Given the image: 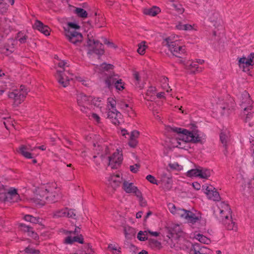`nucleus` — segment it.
<instances>
[{"label":"nucleus","mask_w":254,"mask_h":254,"mask_svg":"<svg viewBox=\"0 0 254 254\" xmlns=\"http://www.w3.org/2000/svg\"><path fill=\"white\" fill-rule=\"evenodd\" d=\"M90 117L91 119H92L94 121L96 122L97 123H100V118L98 115L96 113H92L90 116Z\"/></svg>","instance_id":"nucleus-61"},{"label":"nucleus","mask_w":254,"mask_h":254,"mask_svg":"<svg viewBox=\"0 0 254 254\" xmlns=\"http://www.w3.org/2000/svg\"><path fill=\"white\" fill-rule=\"evenodd\" d=\"M113 67V65L112 64L103 63L99 65H97L95 66V71L99 73H105L107 74L105 72L112 69Z\"/></svg>","instance_id":"nucleus-30"},{"label":"nucleus","mask_w":254,"mask_h":254,"mask_svg":"<svg viewBox=\"0 0 254 254\" xmlns=\"http://www.w3.org/2000/svg\"><path fill=\"white\" fill-rule=\"evenodd\" d=\"M160 83L162 88L169 93L172 90L168 83V78L166 77L162 76L160 79Z\"/></svg>","instance_id":"nucleus-35"},{"label":"nucleus","mask_w":254,"mask_h":254,"mask_svg":"<svg viewBox=\"0 0 254 254\" xmlns=\"http://www.w3.org/2000/svg\"><path fill=\"white\" fill-rule=\"evenodd\" d=\"M176 27L178 30H184L186 31H197L198 27L196 24H183L181 22L178 23Z\"/></svg>","instance_id":"nucleus-27"},{"label":"nucleus","mask_w":254,"mask_h":254,"mask_svg":"<svg viewBox=\"0 0 254 254\" xmlns=\"http://www.w3.org/2000/svg\"><path fill=\"white\" fill-rule=\"evenodd\" d=\"M230 132L227 129L223 130L221 132L220 134V140L225 147H226L230 140Z\"/></svg>","instance_id":"nucleus-31"},{"label":"nucleus","mask_w":254,"mask_h":254,"mask_svg":"<svg viewBox=\"0 0 254 254\" xmlns=\"http://www.w3.org/2000/svg\"><path fill=\"white\" fill-rule=\"evenodd\" d=\"M56 77L59 83L64 87H67L69 85V81L72 80L81 82L83 84L86 85L85 83L86 81L81 77L75 75L67 70L63 71L61 69H57Z\"/></svg>","instance_id":"nucleus-8"},{"label":"nucleus","mask_w":254,"mask_h":254,"mask_svg":"<svg viewBox=\"0 0 254 254\" xmlns=\"http://www.w3.org/2000/svg\"><path fill=\"white\" fill-rule=\"evenodd\" d=\"M146 179L150 183L158 185L160 184L159 181H158L155 178L151 175H148L146 177Z\"/></svg>","instance_id":"nucleus-51"},{"label":"nucleus","mask_w":254,"mask_h":254,"mask_svg":"<svg viewBox=\"0 0 254 254\" xmlns=\"http://www.w3.org/2000/svg\"><path fill=\"white\" fill-rule=\"evenodd\" d=\"M21 226L24 228V230L27 231L28 235L32 237L34 239H36L38 238V235L37 233L34 232L30 227L26 226L23 224H21Z\"/></svg>","instance_id":"nucleus-41"},{"label":"nucleus","mask_w":254,"mask_h":254,"mask_svg":"<svg viewBox=\"0 0 254 254\" xmlns=\"http://www.w3.org/2000/svg\"><path fill=\"white\" fill-rule=\"evenodd\" d=\"M67 211V208H64L62 209L56 210L54 214L55 217L59 218L65 217Z\"/></svg>","instance_id":"nucleus-46"},{"label":"nucleus","mask_w":254,"mask_h":254,"mask_svg":"<svg viewBox=\"0 0 254 254\" xmlns=\"http://www.w3.org/2000/svg\"><path fill=\"white\" fill-rule=\"evenodd\" d=\"M80 254H93V251L89 246H88L85 248V250L82 252Z\"/></svg>","instance_id":"nucleus-64"},{"label":"nucleus","mask_w":254,"mask_h":254,"mask_svg":"<svg viewBox=\"0 0 254 254\" xmlns=\"http://www.w3.org/2000/svg\"><path fill=\"white\" fill-rule=\"evenodd\" d=\"M169 130L174 136V138L171 140L173 147L188 150L190 148L189 142H200L205 139V134L198 130L189 131L186 129L173 127H170Z\"/></svg>","instance_id":"nucleus-1"},{"label":"nucleus","mask_w":254,"mask_h":254,"mask_svg":"<svg viewBox=\"0 0 254 254\" xmlns=\"http://www.w3.org/2000/svg\"><path fill=\"white\" fill-rule=\"evenodd\" d=\"M156 90L154 87L151 86L147 89L145 99L147 101H154L156 99ZM146 105L148 107L150 110H154L153 108L152 107V103L148 102L146 103Z\"/></svg>","instance_id":"nucleus-22"},{"label":"nucleus","mask_w":254,"mask_h":254,"mask_svg":"<svg viewBox=\"0 0 254 254\" xmlns=\"http://www.w3.org/2000/svg\"><path fill=\"white\" fill-rule=\"evenodd\" d=\"M108 248L111 251H115L116 254H121L120 248H118L116 244H110L108 245Z\"/></svg>","instance_id":"nucleus-55"},{"label":"nucleus","mask_w":254,"mask_h":254,"mask_svg":"<svg viewBox=\"0 0 254 254\" xmlns=\"http://www.w3.org/2000/svg\"><path fill=\"white\" fill-rule=\"evenodd\" d=\"M14 42V41L13 40H12V39H9L8 40V43L9 44H11L12 46L11 47H6V48H5L7 52H9L10 53H12L14 51V46H13V45H14L13 43Z\"/></svg>","instance_id":"nucleus-63"},{"label":"nucleus","mask_w":254,"mask_h":254,"mask_svg":"<svg viewBox=\"0 0 254 254\" xmlns=\"http://www.w3.org/2000/svg\"><path fill=\"white\" fill-rule=\"evenodd\" d=\"M67 212L66 213V216L65 217H68V218H71L73 219L76 218V213L75 212V210L74 209H69L67 208Z\"/></svg>","instance_id":"nucleus-53"},{"label":"nucleus","mask_w":254,"mask_h":254,"mask_svg":"<svg viewBox=\"0 0 254 254\" xmlns=\"http://www.w3.org/2000/svg\"><path fill=\"white\" fill-rule=\"evenodd\" d=\"M149 245L153 249H160L161 248V243L156 240L151 239L149 240Z\"/></svg>","instance_id":"nucleus-47"},{"label":"nucleus","mask_w":254,"mask_h":254,"mask_svg":"<svg viewBox=\"0 0 254 254\" xmlns=\"http://www.w3.org/2000/svg\"><path fill=\"white\" fill-rule=\"evenodd\" d=\"M80 228L78 227H76L74 231L65 230L64 233L66 235H71L72 234L74 235H76V234H78L80 232Z\"/></svg>","instance_id":"nucleus-60"},{"label":"nucleus","mask_w":254,"mask_h":254,"mask_svg":"<svg viewBox=\"0 0 254 254\" xmlns=\"http://www.w3.org/2000/svg\"><path fill=\"white\" fill-rule=\"evenodd\" d=\"M148 231H140L138 234L137 238L140 241H145L147 239Z\"/></svg>","instance_id":"nucleus-49"},{"label":"nucleus","mask_w":254,"mask_h":254,"mask_svg":"<svg viewBox=\"0 0 254 254\" xmlns=\"http://www.w3.org/2000/svg\"><path fill=\"white\" fill-rule=\"evenodd\" d=\"M133 77L135 80V84L136 86H138L139 88H141L142 86L140 85L139 83L140 81V76L139 75L137 71L133 72Z\"/></svg>","instance_id":"nucleus-54"},{"label":"nucleus","mask_w":254,"mask_h":254,"mask_svg":"<svg viewBox=\"0 0 254 254\" xmlns=\"http://www.w3.org/2000/svg\"><path fill=\"white\" fill-rule=\"evenodd\" d=\"M25 252L27 254H38L40 253L39 250H35L30 247L26 248L25 249Z\"/></svg>","instance_id":"nucleus-56"},{"label":"nucleus","mask_w":254,"mask_h":254,"mask_svg":"<svg viewBox=\"0 0 254 254\" xmlns=\"http://www.w3.org/2000/svg\"><path fill=\"white\" fill-rule=\"evenodd\" d=\"M10 20L4 19L0 21V35L3 37L7 35L10 31Z\"/></svg>","instance_id":"nucleus-26"},{"label":"nucleus","mask_w":254,"mask_h":254,"mask_svg":"<svg viewBox=\"0 0 254 254\" xmlns=\"http://www.w3.org/2000/svg\"><path fill=\"white\" fill-rule=\"evenodd\" d=\"M172 7L179 14L183 13L185 11L184 8L179 1L177 2L175 4H173Z\"/></svg>","instance_id":"nucleus-50"},{"label":"nucleus","mask_w":254,"mask_h":254,"mask_svg":"<svg viewBox=\"0 0 254 254\" xmlns=\"http://www.w3.org/2000/svg\"><path fill=\"white\" fill-rule=\"evenodd\" d=\"M213 211L216 218L222 222L228 230H237V226L232 220L231 209L227 203L223 201L217 202L214 207Z\"/></svg>","instance_id":"nucleus-3"},{"label":"nucleus","mask_w":254,"mask_h":254,"mask_svg":"<svg viewBox=\"0 0 254 254\" xmlns=\"http://www.w3.org/2000/svg\"><path fill=\"white\" fill-rule=\"evenodd\" d=\"M57 185L55 182L43 185L35 190L33 202L37 205L43 206L46 202L52 203L58 200L60 195L57 190Z\"/></svg>","instance_id":"nucleus-2"},{"label":"nucleus","mask_w":254,"mask_h":254,"mask_svg":"<svg viewBox=\"0 0 254 254\" xmlns=\"http://www.w3.org/2000/svg\"><path fill=\"white\" fill-rule=\"evenodd\" d=\"M28 91L24 86L21 85L19 88H13L8 92V97L13 100V106H17L24 100Z\"/></svg>","instance_id":"nucleus-10"},{"label":"nucleus","mask_w":254,"mask_h":254,"mask_svg":"<svg viewBox=\"0 0 254 254\" xmlns=\"http://www.w3.org/2000/svg\"><path fill=\"white\" fill-rule=\"evenodd\" d=\"M77 102L83 112H87L89 109L93 107V106L97 108V110L103 112V103L98 98H93L80 93L77 95Z\"/></svg>","instance_id":"nucleus-5"},{"label":"nucleus","mask_w":254,"mask_h":254,"mask_svg":"<svg viewBox=\"0 0 254 254\" xmlns=\"http://www.w3.org/2000/svg\"><path fill=\"white\" fill-rule=\"evenodd\" d=\"M123 161V154L120 149H117L113 155L109 157V165L112 168H116Z\"/></svg>","instance_id":"nucleus-16"},{"label":"nucleus","mask_w":254,"mask_h":254,"mask_svg":"<svg viewBox=\"0 0 254 254\" xmlns=\"http://www.w3.org/2000/svg\"><path fill=\"white\" fill-rule=\"evenodd\" d=\"M74 242H77L80 244H82L83 243V239L80 235L74 237L69 236L65 238L64 239V243L66 244H71Z\"/></svg>","instance_id":"nucleus-32"},{"label":"nucleus","mask_w":254,"mask_h":254,"mask_svg":"<svg viewBox=\"0 0 254 254\" xmlns=\"http://www.w3.org/2000/svg\"><path fill=\"white\" fill-rule=\"evenodd\" d=\"M169 166L170 167V168L177 171H181L183 169V166L179 165L177 162L170 163L169 164Z\"/></svg>","instance_id":"nucleus-52"},{"label":"nucleus","mask_w":254,"mask_h":254,"mask_svg":"<svg viewBox=\"0 0 254 254\" xmlns=\"http://www.w3.org/2000/svg\"><path fill=\"white\" fill-rule=\"evenodd\" d=\"M160 184H161L162 188L165 190H170L172 186L173 181L172 177L170 175L163 173L160 175Z\"/></svg>","instance_id":"nucleus-19"},{"label":"nucleus","mask_w":254,"mask_h":254,"mask_svg":"<svg viewBox=\"0 0 254 254\" xmlns=\"http://www.w3.org/2000/svg\"><path fill=\"white\" fill-rule=\"evenodd\" d=\"M16 40L19 41L20 44H24L26 42L27 36L22 32H18L15 38Z\"/></svg>","instance_id":"nucleus-39"},{"label":"nucleus","mask_w":254,"mask_h":254,"mask_svg":"<svg viewBox=\"0 0 254 254\" xmlns=\"http://www.w3.org/2000/svg\"><path fill=\"white\" fill-rule=\"evenodd\" d=\"M168 208L172 214L184 219L190 224H194L201 221V215L199 212H193L180 207H176L172 203L168 204Z\"/></svg>","instance_id":"nucleus-4"},{"label":"nucleus","mask_w":254,"mask_h":254,"mask_svg":"<svg viewBox=\"0 0 254 254\" xmlns=\"http://www.w3.org/2000/svg\"><path fill=\"white\" fill-rule=\"evenodd\" d=\"M249 111L250 110H247L246 112L244 111V115H246V117L244 119L246 122H249L253 117V113H251V112H249Z\"/></svg>","instance_id":"nucleus-59"},{"label":"nucleus","mask_w":254,"mask_h":254,"mask_svg":"<svg viewBox=\"0 0 254 254\" xmlns=\"http://www.w3.org/2000/svg\"><path fill=\"white\" fill-rule=\"evenodd\" d=\"M125 237L127 239H130L135 236V230L129 226H126L124 229Z\"/></svg>","instance_id":"nucleus-33"},{"label":"nucleus","mask_w":254,"mask_h":254,"mask_svg":"<svg viewBox=\"0 0 254 254\" xmlns=\"http://www.w3.org/2000/svg\"><path fill=\"white\" fill-rule=\"evenodd\" d=\"M190 246H192V245L190 242L187 243L186 247L182 246L181 248L185 249L188 248ZM191 252L193 253V254H212V252L211 250L207 248L206 247L201 246L199 244L193 245L191 248Z\"/></svg>","instance_id":"nucleus-15"},{"label":"nucleus","mask_w":254,"mask_h":254,"mask_svg":"<svg viewBox=\"0 0 254 254\" xmlns=\"http://www.w3.org/2000/svg\"><path fill=\"white\" fill-rule=\"evenodd\" d=\"M75 13L79 17L86 18L87 16V13L84 9L77 7L75 10Z\"/></svg>","instance_id":"nucleus-48"},{"label":"nucleus","mask_w":254,"mask_h":254,"mask_svg":"<svg viewBox=\"0 0 254 254\" xmlns=\"http://www.w3.org/2000/svg\"><path fill=\"white\" fill-rule=\"evenodd\" d=\"M161 12V9L159 7L154 6L150 8H145L143 10V13L146 15H149L152 16H155Z\"/></svg>","instance_id":"nucleus-34"},{"label":"nucleus","mask_w":254,"mask_h":254,"mask_svg":"<svg viewBox=\"0 0 254 254\" xmlns=\"http://www.w3.org/2000/svg\"><path fill=\"white\" fill-rule=\"evenodd\" d=\"M64 35L68 40L73 44H77L82 40V35L79 31L80 26L74 22H68L64 28Z\"/></svg>","instance_id":"nucleus-7"},{"label":"nucleus","mask_w":254,"mask_h":254,"mask_svg":"<svg viewBox=\"0 0 254 254\" xmlns=\"http://www.w3.org/2000/svg\"><path fill=\"white\" fill-rule=\"evenodd\" d=\"M204 193L209 199L219 201L220 198L219 193L212 186L203 187Z\"/></svg>","instance_id":"nucleus-21"},{"label":"nucleus","mask_w":254,"mask_h":254,"mask_svg":"<svg viewBox=\"0 0 254 254\" xmlns=\"http://www.w3.org/2000/svg\"><path fill=\"white\" fill-rule=\"evenodd\" d=\"M106 86L108 88H111L114 85L118 91L123 90L125 88V83L121 79H119L117 75L109 76L105 80Z\"/></svg>","instance_id":"nucleus-12"},{"label":"nucleus","mask_w":254,"mask_h":254,"mask_svg":"<svg viewBox=\"0 0 254 254\" xmlns=\"http://www.w3.org/2000/svg\"><path fill=\"white\" fill-rule=\"evenodd\" d=\"M57 64L59 67L62 69L61 70H63V71H64V70H66L64 68L68 66L67 63L65 61H60L58 63H57Z\"/></svg>","instance_id":"nucleus-57"},{"label":"nucleus","mask_w":254,"mask_h":254,"mask_svg":"<svg viewBox=\"0 0 254 254\" xmlns=\"http://www.w3.org/2000/svg\"><path fill=\"white\" fill-rule=\"evenodd\" d=\"M137 198L138 199V200L140 203V205L141 206L144 207L146 205V200L143 198L142 196V194L141 192L140 191V196H136Z\"/></svg>","instance_id":"nucleus-62"},{"label":"nucleus","mask_w":254,"mask_h":254,"mask_svg":"<svg viewBox=\"0 0 254 254\" xmlns=\"http://www.w3.org/2000/svg\"><path fill=\"white\" fill-rule=\"evenodd\" d=\"M116 101L112 97L109 98L107 100V106L108 110H117L116 109Z\"/></svg>","instance_id":"nucleus-45"},{"label":"nucleus","mask_w":254,"mask_h":254,"mask_svg":"<svg viewBox=\"0 0 254 254\" xmlns=\"http://www.w3.org/2000/svg\"><path fill=\"white\" fill-rule=\"evenodd\" d=\"M183 232L181 226L179 225H174L169 230L167 235L168 240L167 243L171 248L175 247L176 244L179 242L184 241L182 238Z\"/></svg>","instance_id":"nucleus-9"},{"label":"nucleus","mask_w":254,"mask_h":254,"mask_svg":"<svg viewBox=\"0 0 254 254\" xmlns=\"http://www.w3.org/2000/svg\"><path fill=\"white\" fill-rule=\"evenodd\" d=\"M122 180V178L119 174L112 175L107 178V184L115 189L120 185Z\"/></svg>","instance_id":"nucleus-25"},{"label":"nucleus","mask_w":254,"mask_h":254,"mask_svg":"<svg viewBox=\"0 0 254 254\" xmlns=\"http://www.w3.org/2000/svg\"><path fill=\"white\" fill-rule=\"evenodd\" d=\"M33 27L40 31L46 36H49L50 35L49 27L47 25H44L42 22L39 20H36L35 21L33 25Z\"/></svg>","instance_id":"nucleus-28"},{"label":"nucleus","mask_w":254,"mask_h":254,"mask_svg":"<svg viewBox=\"0 0 254 254\" xmlns=\"http://www.w3.org/2000/svg\"><path fill=\"white\" fill-rule=\"evenodd\" d=\"M122 189L127 193H133L136 196H140V191L133 183L128 181H124Z\"/></svg>","instance_id":"nucleus-18"},{"label":"nucleus","mask_w":254,"mask_h":254,"mask_svg":"<svg viewBox=\"0 0 254 254\" xmlns=\"http://www.w3.org/2000/svg\"><path fill=\"white\" fill-rule=\"evenodd\" d=\"M21 200V199L19 194L17 193V190L13 188H10L6 196L5 201L10 202H17Z\"/></svg>","instance_id":"nucleus-23"},{"label":"nucleus","mask_w":254,"mask_h":254,"mask_svg":"<svg viewBox=\"0 0 254 254\" xmlns=\"http://www.w3.org/2000/svg\"><path fill=\"white\" fill-rule=\"evenodd\" d=\"M147 47L146 43L145 41H142L138 45L137 52L140 55H143L145 53V51Z\"/></svg>","instance_id":"nucleus-43"},{"label":"nucleus","mask_w":254,"mask_h":254,"mask_svg":"<svg viewBox=\"0 0 254 254\" xmlns=\"http://www.w3.org/2000/svg\"><path fill=\"white\" fill-rule=\"evenodd\" d=\"M88 47V54L91 55L95 53L98 55H101L104 53L103 46L102 43L94 40H89L87 42Z\"/></svg>","instance_id":"nucleus-13"},{"label":"nucleus","mask_w":254,"mask_h":254,"mask_svg":"<svg viewBox=\"0 0 254 254\" xmlns=\"http://www.w3.org/2000/svg\"><path fill=\"white\" fill-rule=\"evenodd\" d=\"M164 44L167 46L169 50L175 56L181 57L186 52L185 47L178 39V37L170 36L165 39Z\"/></svg>","instance_id":"nucleus-6"},{"label":"nucleus","mask_w":254,"mask_h":254,"mask_svg":"<svg viewBox=\"0 0 254 254\" xmlns=\"http://www.w3.org/2000/svg\"><path fill=\"white\" fill-rule=\"evenodd\" d=\"M36 149H39L42 150H46V147L44 145L32 147L30 145H22L19 148V153L27 159H32L33 158L34 154L31 152Z\"/></svg>","instance_id":"nucleus-14"},{"label":"nucleus","mask_w":254,"mask_h":254,"mask_svg":"<svg viewBox=\"0 0 254 254\" xmlns=\"http://www.w3.org/2000/svg\"><path fill=\"white\" fill-rule=\"evenodd\" d=\"M199 168L193 169L188 171L186 176L188 177H198Z\"/></svg>","instance_id":"nucleus-44"},{"label":"nucleus","mask_w":254,"mask_h":254,"mask_svg":"<svg viewBox=\"0 0 254 254\" xmlns=\"http://www.w3.org/2000/svg\"><path fill=\"white\" fill-rule=\"evenodd\" d=\"M240 106L245 112L247 110H251L252 108V101L250 98L249 94L246 91H244L240 97Z\"/></svg>","instance_id":"nucleus-17"},{"label":"nucleus","mask_w":254,"mask_h":254,"mask_svg":"<svg viewBox=\"0 0 254 254\" xmlns=\"http://www.w3.org/2000/svg\"><path fill=\"white\" fill-rule=\"evenodd\" d=\"M238 59L240 68L245 72L249 71L254 64V53H251L247 57L243 56Z\"/></svg>","instance_id":"nucleus-11"},{"label":"nucleus","mask_w":254,"mask_h":254,"mask_svg":"<svg viewBox=\"0 0 254 254\" xmlns=\"http://www.w3.org/2000/svg\"><path fill=\"white\" fill-rule=\"evenodd\" d=\"M184 64L188 72L190 73H195L202 70V68L199 67L196 62L188 61L185 62Z\"/></svg>","instance_id":"nucleus-24"},{"label":"nucleus","mask_w":254,"mask_h":254,"mask_svg":"<svg viewBox=\"0 0 254 254\" xmlns=\"http://www.w3.org/2000/svg\"><path fill=\"white\" fill-rule=\"evenodd\" d=\"M108 118L115 125H118L123 122L121 113L117 110L108 111Z\"/></svg>","instance_id":"nucleus-20"},{"label":"nucleus","mask_w":254,"mask_h":254,"mask_svg":"<svg viewBox=\"0 0 254 254\" xmlns=\"http://www.w3.org/2000/svg\"><path fill=\"white\" fill-rule=\"evenodd\" d=\"M194 235V238L201 243L208 244L211 242L209 238L202 234L199 233H195Z\"/></svg>","instance_id":"nucleus-38"},{"label":"nucleus","mask_w":254,"mask_h":254,"mask_svg":"<svg viewBox=\"0 0 254 254\" xmlns=\"http://www.w3.org/2000/svg\"><path fill=\"white\" fill-rule=\"evenodd\" d=\"M219 16V14L216 12H211L209 14V19L212 21L214 22L216 21Z\"/></svg>","instance_id":"nucleus-58"},{"label":"nucleus","mask_w":254,"mask_h":254,"mask_svg":"<svg viewBox=\"0 0 254 254\" xmlns=\"http://www.w3.org/2000/svg\"><path fill=\"white\" fill-rule=\"evenodd\" d=\"M7 2H9L11 5L14 3V0H0V11L3 13L6 11L8 8Z\"/></svg>","instance_id":"nucleus-37"},{"label":"nucleus","mask_w":254,"mask_h":254,"mask_svg":"<svg viewBox=\"0 0 254 254\" xmlns=\"http://www.w3.org/2000/svg\"><path fill=\"white\" fill-rule=\"evenodd\" d=\"M21 226L24 228V230L27 231L28 235L32 237L34 239H36L38 238V235L37 233L34 232L30 227L26 226L23 224H21Z\"/></svg>","instance_id":"nucleus-42"},{"label":"nucleus","mask_w":254,"mask_h":254,"mask_svg":"<svg viewBox=\"0 0 254 254\" xmlns=\"http://www.w3.org/2000/svg\"><path fill=\"white\" fill-rule=\"evenodd\" d=\"M24 220L26 221L37 224L41 222V219L39 217H34L31 215H26L24 216Z\"/></svg>","instance_id":"nucleus-40"},{"label":"nucleus","mask_w":254,"mask_h":254,"mask_svg":"<svg viewBox=\"0 0 254 254\" xmlns=\"http://www.w3.org/2000/svg\"><path fill=\"white\" fill-rule=\"evenodd\" d=\"M139 135V131L137 130H133L131 131L128 141V145L132 148L135 147L137 144L138 141L137 138Z\"/></svg>","instance_id":"nucleus-29"},{"label":"nucleus","mask_w":254,"mask_h":254,"mask_svg":"<svg viewBox=\"0 0 254 254\" xmlns=\"http://www.w3.org/2000/svg\"><path fill=\"white\" fill-rule=\"evenodd\" d=\"M211 171L209 169L199 167L198 177L201 179H208L211 176Z\"/></svg>","instance_id":"nucleus-36"}]
</instances>
